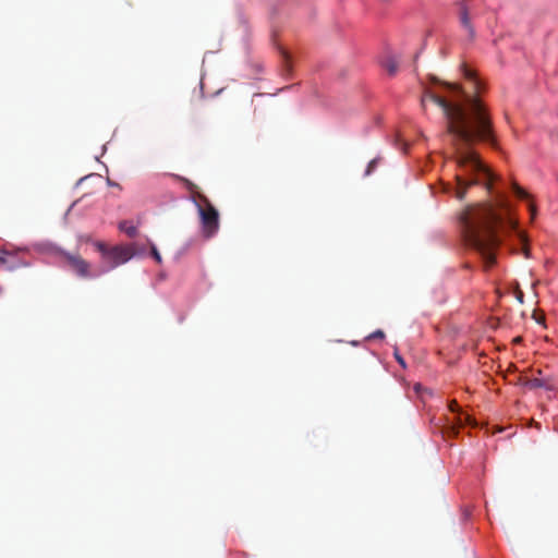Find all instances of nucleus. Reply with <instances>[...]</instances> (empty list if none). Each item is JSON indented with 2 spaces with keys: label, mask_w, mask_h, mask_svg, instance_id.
<instances>
[{
  "label": "nucleus",
  "mask_w": 558,
  "mask_h": 558,
  "mask_svg": "<svg viewBox=\"0 0 558 558\" xmlns=\"http://www.w3.org/2000/svg\"><path fill=\"white\" fill-rule=\"evenodd\" d=\"M380 63L389 75H395L398 72L399 59L396 56L387 53L386 56L383 57Z\"/></svg>",
  "instance_id": "8"
},
{
  "label": "nucleus",
  "mask_w": 558,
  "mask_h": 558,
  "mask_svg": "<svg viewBox=\"0 0 558 558\" xmlns=\"http://www.w3.org/2000/svg\"><path fill=\"white\" fill-rule=\"evenodd\" d=\"M395 356H396V359H397L398 363H399L402 367H405V362H404V360H403V359H402L398 353H396V354H395Z\"/></svg>",
  "instance_id": "17"
},
{
  "label": "nucleus",
  "mask_w": 558,
  "mask_h": 558,
  "mask_svg": "<svg viewBox=\"0 0 558 558\" xmlns=\"http://www.w3.org/2000/svg\"><path fill=\"white\" fill-rule=\"evenodd\" d=\"M537 376L525 379L523 385L529 389L544 388L546 390L555 389V378L553 376H544L542 369L536 371Z\"/></svg>",
  "instance_id": "6"
},
{
  "label": "nucleus",
  "mask_w": 558,
  "mask_h": 558,
  "mask_svg": "<svg viewBox=\"0 0 558 558\" xmlns=\"http://www.w3.org/2000/svg\"><path fill=\"white\" fill-rule=\"evenodd\" d=\"M376 166H377V159L371 160L368 166H367V169L365 171V175H369L374 171Z\"/></svg>",
  "instance_id": "13"
},
{
  "label": "nucleus",
  "mask_w": 558,
  "mask_h": 558,
  "mask_svg": "<svg viewBox=\"0 0 558 558\" xmlns=\"http://www.w3.org/2000/svg\"><path fill=\"white\" fill-rule=\"evenodd\" d=\"M204 206H198L204 233L207 238L213 236L219 228V214L205 196H199Z\"/></svg>",
  "instance_id": "4"
},
{
  "label": "nucleus",
  "mask_w": 558,
  "mask_h": 558,
  "mask_svg": "<svg viewBox=\"0 0 558 558\" xmlns=\"http://www.w3.org/2000/svg\"><path fill=\"white\" fill-rule=\"evenodd\" d=\"M62 257L65 260L69 268L75 272L81 278H93L92 266L78 254H72L69 252H63Z\"/></svg>",
  "instance_id": "5"
},
{
  "label": "nucleus",
  "mask_w": 558,
  "mask_h": 558,
  "mask_svg": "<svg viewBox=\"0 0 558 558\" xmlns=\"http://www.w3.org/2000/svg\"><path fill=\"white\" fill-rule=\"evenodd\" d=\"M7 257L3 254H0V264L5 265L7 264Z\"/></svg>",
  "instance_id": "18"
},
{
  "label": "nucleus",
  "mask_w": 558,
  "mask_h": 558,
  "mask_svg": "<svg viewBox=\"0 0 558 558\" xmlns=\"http://www.w3.org/2000/svg\"><path fill=\"white\" fill-rule=\"evenodd\" d=\"M512 189L519 198L527 199L530 197L529 193L525 190H523L521 186H519L517 183L512 184Z\"/></svg>",
  "instance_id": "11"
},
{
  "label": "nucleus",
  "mask_w": 558,
  "mask_h": 558,
  "mask_svg": "<svg viewBox=\"0 0 558 558\" xmlns=\"http://www.w3.org/2000/svg\"><path fill=\"white\" fill-rule=\"evenodd\" d=\"M533 317L536 319L537 323H543L544 322V317H536V315L534 314Z\"/></svg>",
  "instance_id": "20"
},
{
  "label": "nucleus",
  "mask_w": 558,
  "mask_h": 558,
  "mask_svg": "<svg viewBox=\"0 0 558 558\" xmlns=\"http://www.w3.org/2000/svg\"><path fill=\"white\" fill-rule=\"evenodd\" d=\"M108 183H109L110 185H116V184H114L113 182H111L110 180H108Z\"/></svg>",
  "instance_id": "21"
},
{
  "label": "nucleus",
  "mask_w": 558,
  "mask_h": 558,
  "mask_svg": "<svg viewBox=\"0 0 558 558\" xmlns=\"http://www.w3.org/2000/svg\"><path fill=\"white\" fill-rule=\"evenodd\" d=\"M385 337V333L383 330H376L375 332H373L369 338L371 339H375V338H384Z\"/></svg>",
  "instance_id": "15"
},
{
  "label": "nucleus",
  "mask_w": 558,
  "mask_h": 558,
  "mask_svg": "<svg viewBox=\"0 0 558 558\" xmlns=\"http://www.w3.org/2000/svg\"><path fill=\"white\" fill-rule=\"evenodd\" d=\"M459 19L461 25L468 31L469 37L471 39L474 38L475 32L471 24L470 12L465 1L459 3Z\"/></svg>",
  "instance_id": "7"
},
{
  "label": "nucleus",
  "mask_w": 558,
  "mask_h": 558,
  "mask_svg": "<svg viewBox=\"0 0 558 558\" xmlns=\"http://www.w3.org/2000/svg\"><path fill=\"white\" fill-rule=\"evenodd\" d=\"M460 223L464 241L481 254L486 269L495 264V250L500 243L498 228H517L504 193L496 195L495 204L468 207L460 216Z\"/></svg>",
  "instance_id": "2"
},
{
  "label": "nucleus",
  "mask_w": 558,
  "mask_h": 558,
  "mask_svg": "<svg viewBox=\"0 0 558 558\" xmlns=\"http://www.w3.org/2000/svg\"><path fill=\"white\" fill-rule=\"evenodd\" d=\"M529 209H530L531 217L534 218L535 215H536V207H535V205L531 203L529 205Z\"/></svg>",
  "instance_id": "16"
},
{
  "label": "nucleus",
  "mask_w": 558,
  "mask_h": 558,
  "mask_svg": "<svg viewBox=\"0 0 558 558\" xmlns=\"http://www.w3.org/2000/svg\"><path fill=\"white\" fill-rule=\"evenodd\" d=\"M449 409H450V411H451V412H453V413H456V412H457V413H458V417H457V421H458V422H457V423H458L459 425H461V426H462V425H464V424H471V422H472L471 416H470V415H468V414H463V413H461V412H460V407H459V404H458V402H457L456 400H452V401L450 402V404H449Z\"/></svg>",
  "instance_id": "9"
},
{
  "label": "nucleus",
  "mask_w": 558,
  "mask_h": 558,
  "mask_svg": "<svg viewBox=\"0 0 558 558\" xmlns=\"http://www.w3.org/2000/svg\"><path fill=\"white\" fill-rule=\"evenodd\" d=\"M119 229L125 232L130 238H134L137 234L136 227L130 225L128 221L120 222Z\"/></svg>",
  "instance_id": "10"
},
{
  "label": "nucleus",
  "mask_w": 558,
  "mask_h": 558,
  "mask_svg": "<svg viewBox=\"0 0 558 558\" xmlns=\"http://www.w3.org/2000/svg\"><path fill=\"white\" fill-rule=\"evenodd\" d=\"M282 58H283V60H284V62H286V63H288V62H289V54H288V52H287V51H282Z\"/></svg>",
  "instance_id": "19"
},
{
  "label": "nucleus",
  "mask_w": 558,
  "mask_h": 558,
  "mask_svg": "<svg viewBox=\"0 0 558 558\" xmlns=\"http://www.w3.org/2000/svg\"><path fill=\"white\" fill-rule=\"evenodd\" d=\"M514 294H515V299L518 300V302L523 304V302H524L523 291L520 288H517Z\"/></svg>",
  "instance_id": "14"
},
{
  "label": "nucleus",
  "mask_w": 558,
  "mask_h": 558,
  "mask_svg": "<svg viewBox=\"0 0 558 558\" xmlns=\"http://www.w3.org/2000/svg\"><path fill=\"white\" fill-rule=\"evenodd\" d=\"M462 68L463 75L470 82L473 94L463 92L456 84L446 83V86L458 95V98L449 100L432 92H426L422 99L423 107L425 100L429 99L439 106L445 114L447 136L453 148V158L459 169L454 177L457 182L454 195L459 199L464 198L468 187L482 184L481 177L485 178L483 184L488 192H492L495 180V175L472 148L477 141L495 144L490 117L484 104L476 96L481 90L482 82L472 69L465 64Z\"/></svg>",
  "instance_id": "1"
},
{
  "label": "nucleus",
  "mask_w": 558,
  "mask_h": 558,
  "mask_svg": "<svg viewBox=\"0 0 558 558\" xmlns=\"http://www.w3.org/2000/svg\"><path fill=\"white\" fill-rule=\"evenodd\" d=\"M96 248L101 254L104 263L108 264V269H113L126 262L134 256L133 245H116L108 247L102 242L95 243Z\"/></svg>",
  "instance_id": "3"
},
{
  "label": "nucleus",
  "mask_w": 558,
  "mask_h": 558,
  "mask_svg": "<svg viewBox=\"0 0 558 558\" xmlns=\"http://www.w3.org/2000/svg\"><path fill=\"white\" fill-rule=\"evenodd\" d=\"M150 254L158 264H161L162 258L155 244H150Z\"/></svg>",
  "instance_id": "12"
}]
</instances>
